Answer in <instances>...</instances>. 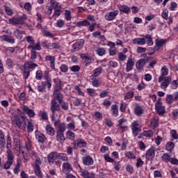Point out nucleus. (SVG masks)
<instances>
[{
    "instance_id": "cd10ccee",
    "label": "nucleus",
    "mask_w": 178,
    "mask_h": 178,
    "mask_svg": "<svg viewBox=\"0 0 178 178\" xmlns=\"http://www.w3.org/2000/svg\"><path fill=\"white\" fill-rule=\"evenodd\" d=\"M58 158V153L51 152L48 155V161L50 163H54Z\"/></svg>"
},
{
    "instance_id": "c9c22d12",
    "label": "nucleus",
    "mask_w": 178,
    "mask_h": 178,
    "mask_svg": "<svg viewBox=\"0 0 178 178\" xmlns=\"http://www.w3.org/2000/svg\"><path fill=\"white\" fill-rule=\"evenodd\" d=\"M46 133L49 136H55V129L51 127V125L46 126Z\"/></svg>"
},
{
    "instance_id": "1a4fd4ad",
    "label": "nucleus",
    "mask_w": 178,
    "mask_h": 178,
    "mask_svg": "<svg viewBox=\"0 0 178 178\" xmlns=\"http://www.w3.org/2000/svg\"><path fill=\"white\" fill-rule=\"evenodd\" d=\"M74 149H77L78 148H84L87 147V143L83 139H78L72 143Z\"/></svg>"
},
{
    "instance_id": "de8ad7c7",
    "label": "nucleus",
    "mask_w": 178,
    "mask_h": 178,
    "mask_svg": "<svg viewBox=\"0 0 178 178\" xmlns=\"http://www.w3.org/2000/svg\"><path fill=\"white\" fill-rule=\"evenodd\" d=\"M6 63L9 69H13V67L15 66V63H13V60L11 58H7Z\"/></svg>"
},
{
    "instance_id": "4be33fe9",
    "label": "nucleus",
    "mask_w": 178,
    "mask_h": 178,
    "mask_svg": "<svg viewBox=\"0 0 178 178\" xmlns=\"http://www.w3.org/2000/svg\"><path fill=\"white\" fill-rule=\"evenodd\" d=\"M73 170V168L72 167V164L70 163H64L63 164V172L64 173H70Z\"/></svg>"
},
{
    "instance_id": "6ab92c4d",
    "label": "nucleus",
    "mask_w": 178,
    "mask_h": 178,
    "mask_svg": "<svg viewBox=\"0 0 178 178\" xmlns=\"http://www.w3.org/2000/svg\"><path fill=\"white\" fill-rule=\"evenodd\" d=\"M46 62H50V67L53 70H55V56H46L45 57Z\"/></svg>"
},
{
    "instance_id": "a211bd4d",
    "label": "nucleus",
    "mask_w": 178,
    "mask_h": 178,
    "mask_svg": "<svg viewBox=\"0 0 178 178\" xmlns=\"http://www.w3.org/2000/svg\"><path fill=\"white\" fill-rule=\"evenodd\" d=\"M9 23L10 24L16 25V24H23V19L19 17H13L8 19Z\"/></svg>"
},
{
    "instance_id": "b1692460",
    "label": "nucleus",
    "mask_w": 178,
    "mask_h": 178,
    "mask_svg": "<svg viewBox=\"0 0 178 178\" xmlns=\"http://www.w3.org/2000/svg\"><path fill=\"white\" fill-rule=\"evenodd\" d=\"M90 80L93 87H99L101 86V79L97 77L90 76Z\"/></svg>"
},
{
    "instance_id": "5701e85b",
    "label": "nucleus",
    "mask_w": 178,
    "mask_h": 178,
    "mask_svg": "<svg viewBox=\"0 0 178 178\" xmlns=\"http://www.w3.org/2000/svg\"><path fill=\"white\" fill-rule=\"evenodd\" d=\"M161 75L159 77V81L162 80V79H163V77H166V76H168V74H169V70L168 69V67H166L165 65L163 66L162 68L161 69Z\"/></svg>"
},
{
    "instance_id": "052dcab7",
    "label": "nucleus",
    "mask_w": 178,
    "mask_h": 178,
    "mask_svg": "<svg viewBox=\"0 0 178 178\" xmlns=\"http://www.w3.org/2000/svg\"><path fill=\"white\" fill-rule=\"evenodd\" d=\"M170 159H171L170 155H169L166 153L163 154L162 157H161L162 161H164V162H166V163L170 162Z\"/></svg>"
},
{
    "instance_id": "6e6d98bb",
    "label": "nucleus",
    "mask_w": 178,
    "mask_h": 178,
    "mask_svg": "<svg viewBox=\"0 0 178 178\" xmlns=\"http://www.w3.org/2000/svg\"><path fill=\"white\" fill-rule=\"evenodd\" d=\"M26 39L29 45H34L35 44V40L31 35L26 36Z\"/></svg>"
},
{
    "instance_id": "774afa93",
    "label": "nucleus",
    "mask_w": 178,
    "mask_h": 178,
    "mask_svg": "<svg viewBox=\"0 0 178 178\" xmlns=\"http://www.w3.org/2000/svg\"><path fill=\"white\" fill-rule=\"evenodd\" d=\"M171 87L173 90H176L178 87V80H174L171 81Z\"/></svg>"
},
{
    "instance_id": "ddd939ff",
    "label": "nucleus",
    "mask_w": 178,
    "mask_h": 178,
    "mask_svg": "<svg viewBox=\"0 0 178 178\" xmlns=\"http://www.w3.org/2000/svg\"><path fill=\"white\" fill-rule=\"evenodd\" d=\"M22 111L29 116V118H34L35 116V112L33 109H30L29 106L24 105L22 107Z\"/></svg>"
},
{
    "instance_id": "e433bc0d",
    "label": "nucleus",
    "mask_w": 178,
    "mask_h": 178,
    "mask_svg": "<svg viewBox=\"0 0 178 178\" xmlns=\"http://www.w3.org/2000/svg\"><path fill=\"white\" fill-rule=\"evenodd\" d=\"M93 74L90 76L98 77L101 73H102V67H99L92 71Z\"/></svg>"
},
{
    "instance_id": "f257e3e1",
    "label": "nucleus",
    "mask_w": 178,
    "mask_h": 178,
    "mask_svg": "<svg viewBox=\"0 0 178 178\" xmlns=\"http://www.w3.org/2000/svg\"><path fill=\"white\" fill-rule=\"evenodd\" d=\"M12 124L21 130H26L27 124H26V119L22 115H17V114H13L11 116Z\"/></svg>"
},
{
    "instance_id": "e2e57ef3",
    "label": "nucleus",
    "mask_w": 178,
    "mask_h": 178,
    "mask_svg": "<svg viewBox=\"0 0 178 178\" xmlns=\"http://www.w3.org/2000/svg\"><path fill=\"white\" fill-rule=\"evenodd\" d=\"M35 59H37V52L35 51H31V62H35Z\"/></svg>"
},
{
    "instance_id": "0eeeda50",
    "label": "nucleus",
    "mask_w": 178,
    "mask_h": 178,
    "mask_svg": "<svg viewBox=\"0 0 178 178\" xmlns=\"http://www.w3.org/2000/svg\"><path fill=\"white\" fill-rule=\"evenodd\" d=\"M118 15H119V10H113L109 13H107L105 15L104 18L108 22H112V20H115V19H116V17L118 16Z\"/></svg>"
},
{
    "instance_id": "338daca9",
    "label": "nucleus",
    "mask_w": 178,
    "mask_h": 178,
    "mask_svg": "<svg viewBox=\"0 0 178 178\" xmlns=\"http://www.w3.org/2000/svg\"><path fill=\"white\" fill-rule=\"evenodd\" d=\"M60 90H62V85H60V82H58L55 85L54 92H60Z\"/></svg>"
},
{
    "instance_id": "9d476101",
    "label": "nucleus",
    "mask_w": 178,
    "mask_h": 178,
    "mask_svg": "<svg viewBox=\"0 0 178 178\" xmlns=\"http://www.w3.org/2000/svg\"><path fill=\"white\" fill-rule=\"evenodd\" d=\"M84 45V40L81 39L73 44L72 49H71V52H77V51H80L83 46Z\"/></svg>"
},
{
    "instance_id": "09e8293b",
    "label": "nucleus",
    "mask_w": 178,
    "mask_h": 178,
    "mask_svg": "<svg viewBox=\"0 0 178 178\" xmlns=\"http://www.w3.org/2000/svg\"><path fill=\"white\" fill-rule=\"evenodd\" d=\"M131 128L132 130V134L134 136V137H136V136L138 135V133L141 131V129L138 127H131Z\"/></svg>"
},
{
    "instance_id": "f8f14e48",
    "label": "nucleus",
    "mask_w": 178,
    "mask_h": 178,
    "mask_svg": "<svg viewBox=\"0 0 178 178\" xmlns=\"http://www.w3.org/2000/svg\"><path fill=\"white\" fill-rule=\"evenodd\" d=\"M23 67L28 69V70H34L35 67H38V65L35 64L34 61L27 60L25 62Z\"/></svg>"
},
{
    "instance_id": "bf43d9fd",
    "label": "nucleus",
    "mask_w": 178,
    "mask_h": 178,
    "mask_svg": "<svg viewBox=\"0 0 178 178\" xmlns=\"http://www.w3.org/2000/svg\"><path fill=\"white\" fill-rule=\"evenodd\" d=\"M126 158L128 159H136V155L133 154V152H127L125 153Z\"/></svg>"
},
{
    "instance_id": "8fccbe9b",
    "label": "nucleus",
    "mask_w": 178,
    "mask_h": 178,
    "mask_svg": "<svg viewBox=\"0 0 178 178\" xmlns=\"http://www.w3.org/2000/svg\"><path fill=\"white\" fill-rule=\"evenodd\" d=\"M60 48L58 43H49V49H58Z\"/></svg>"
},
{
    "instance_id": "2f4dec72",
    "label": "nucleus",
    "mask_w": 178,
    "mask_h": 178,
    "mask_svg": "<svg viewBox=\"0 0 178 178\" xmlns=\"http://www.w3.org/2000/svg\"><path fill=\"white\" fill-rule=\"evenodd\" d=\"M23 34H26V31H20L19 29H16L14 31V35L15 37H16V38H17V40H22V38H23V36H22Z\"/></svg>"
},
{
    "instance_id": "680f3d73",
    "label": "nucleus",
    "mask_w": 178,
    "mask_h": 178,
    "mask_svg": "<svg viewBox=\"0 0 178 178\" xmlns=\"http://www.w3.org/2000/svg\"><path fill=\"white\" fill-rule=\"evenodd\" d=\"M5 12L8 16H12L13 15V10L10 7L5 6L4 7Z\"/></svg>"
},
{
    "instance_id": "f03ea898",
    "label": "nucleus",
    "mask_w": 178,
    "mask_h": 178,
    "mask_svg": "<svg viewBox=\"0 0 178 178\" xmlns=\"http://www.w3.org/2000/svg\"><path fill=\"white\" fill-rule=\"evenodd\" d=\"M50 111L52 113L51 120H55V112L60 111V106L55 99H52L51 101Z\"/></svg>"
},
{
    "instance_id": "5fc2aeb1",
    "label": "nucleus",
    "mask_w": 178,
    "mask_h": 178,
    "mask_svg": "<svg viewBox=\"0 0 178 178\" xmlns=\"http://www.w3.org/2000/svg\"><path fill=\"white\" fill-rule=\"evenodd\" d=\"M143 135L145 137H149V138H151V137H152V136H154V132L151 130L145 131L143 132Z\"/></svg>"
},
{
    "instance_id": "72a5a7b5",
    "label": "nucleus",
    "mask_w": 178,
    "mask_h": 178,
    "mask_svg": "<svg viewBox=\"0 0 178 178\" xmlns=\"http://www.w3.org/2000/svg\"><path fill=\"white\" fill-rule=\"evenodd\" d=\"M50 3L51 5V8L54 10H60L62 9V6H60L59 5V3H58V1H55V0H51L50 1Z\"/></svg>"
},
{
    "instance_id": "c03bdc74",
    "label": "nucleus",
    "mask_w": 178,
    "mask_h": 178,
    "mask_svg": "<svg viewBox=\"0 0 178 178\" xmlns=\"http://www.w3.org/2000/svg\"><path fill=\"white\" fill-rule=\"evenodd\" d=\"M158 126H159L158 120H156V118L153 119L151 121L150 127H152V129H156V127H158Z\"/></svg>"
},
{
    "instance_id": "79ce46f5",
    "label": "nucleus",
    "mask_w": 178,
    "mask_h": 178,
    "mask_svg": "<svg viewBox=\"0 0 178 178\" xmlns=\"http://www.w3.org/2000/svg\"><path fill=\"white\" fill-rule=\"evenodd\" d=\"M120 12H123L124 13H127V14L130 13V11H131L130 8H129V6H124V5L121 6L120 7Z\"/></svg>"
},
{
    "instance_id": "423d86ee",
    "label": "nucleus",
    "mask_w": 178,
    "mask_h": 178,
    "mask_svg": "<svg viewBox=\"0 0 178 178\" xmlns=\"http://www.w3.org/2000/svg\"><path fill=\"white\" fill-rule=\"evenodd\" d=\"M155 109L158 115H163L165 113V106H162V99L159 98L155 104Z\"/></svg>"
},
{
    "instance_id": "412c9836",
    "label": "nucleus",
    "mask_w": 178,
    "mask_h": 178,
    "mask_svg": "<svg viewBox=\"0 0 178 178\" xmlns=\"http://www.w3.org/2000/svg\"><path fill=\"white\" fill-rule=\"evenodd\" d=\"M40 165L41 163H35V167H34V173L36 176H38V178H42V172H41V168H40Z\"/></svg>"
},
{
    "instance_id": "7ed1b4c3",
    "label": "nucleus",
    "mask_w": 178,
    "mask_h": 178,
    "mask_svg": "<svg viewBox=\"0 0 178 178\" xmlns=\"http://www.w3.org/2000/svg\"><path fill=\"white\" fill-rule=\"evenodd\" d=\"M51 121L54 122V127H56V129H58L56 132L65 133V131H66V124L65 123L60 122V120H56L55 118L54 120Z\"/></svg>"
},
{
    "instance_id": "c85d7f7f",
    "label": "nucleus",
    "mask_w": 178,
    "mask_h": 178,
    "mask_svg": "<svg viewBox=\"0 0 178 178\" xmlns=\"http://www.w3.org/2000/svg\"><path fill=\"white\" fill-rule=\"evenodd\" d=\"M20 166H22V160L17 159V163L13 168L14 175H17L20 172Z\"/></svg>"
},
{
    "instance_id": "37998d69",
    "label": "nucleus",
    "mask_w": 178,
    "mask_h": 178,
    "mask_svg": "<svg viewBox=\"0 0 178 178\" xmlns=\"http://www.w3.org/2000/svg\"><path fill=\"white\" fill-rule=\"evenodd\" d=\"M46 86L47 82H42L41 84L38 86V90L39 92H44V91H45Z\"/></svg>"
},
{
    "instance_id": "9b49d317",
    "label": "nucleus",
    "mask_w": 178,
    "mask_h": 178,
    "mask_svg": "<svg viewBox=\"0 0 178 178\" xmlns=\"http://www.w3.org/2000/svg\"><path fill=\"white\" fill-rule=\"evenodd\" d=\"M15 162V156L13 154H7V161L3 165V169H10L11 165Z\"/></svg>"
},
{
    "instance_id": "20e7f679",
    "label": "nucleus",
    "mask_w": 178,
    "mask_h": 178,
    "mask_svg": "<svg viewBox=\"0 0 178 178\" xmlns=\"http://www.w3.org/2000/svg\"><path fill=\"white\" fill-rule=\"evenodd\" d=\"M159 83H161L160 87L163 90H166L168 87H169V85L170 84L172 81V76H166V77H163L161 81H159V78L158 79Z\"/></svg>"
},
{
    "instance_id": "13d9d810",
    "label": "nucleus",
    "mask_w": 178,
    "mask_h": 178,
    "mask_svg": "<svg viewBox=\"0 0 178 178\" xmlns=\"http://www.w3.org/2000/svg\"><path fill=\"white\" fill-rule=\"evenodd\" d=\"M135 113L138 115H143V108L141 106L136 105V107L134 109Z\"/></svg>"
},
{
    "instance_id": "a19ab883",
    "label": "nucleus",
    "mask_w": 178,
    "mask_h": 178,
    "mask_svg": "<svg viewBox=\"0 0 178 178\" xmlns=\"http://www.w3.org/2000/svg\"><path fill=\"white\" fill-rule=\"evenodd\" d=\"M166 39H156V47H163L164 44H166Z\"/></svg>"
},
{
    "instance_id": "f704fd0d",
    "label": "nucleus",
    "mask_w": 178,
    "mask_h": 178,
    "mask_svg": "<svg viewBox=\"0 0 178 178\" xmlns=\"http://www.w3.org/2000/svg\"><path fill=\"white\" fill-rule=\"evenodd\" d=\"M96 52L99 56H104L106 53V50L104 47H99L98 46L96 47Z\"/></svg>"
},
{
    "instance_id": "39448f33",
    "label": "nucleus",
    "mask_w": 178,
    "mask_h": 178,
    "mask_svg": "<svg viewBox=\"0 0 178 178\" xmlns=\"http://www.w3.org/2000/svg\"><path fill=\"white\" fill-rule=\"evenodd\" d=\"M143 56L144 58L140 59L136 62V66L138 70H141L145 66V63H147L149 58L147 56V54H143Z\"/></svg>"
},
{
    "instance_id": "4468645a",
    "label": "nucleus",
    "mask_w": 178,
    "mask_h": 178,
    "mask_svg": "<svg viewBox=\"0 0 178 178\" xmlns=\"http://www.w3.org/2000/svg\"><path fill=\"white\" fill-rule=\"evenodd\" d=\"M7 145H6V154L7 155H13V152H12V138H10V135L7 136Z\"/></svg>"
},
{
    "instance_id": "aec40b11",
    "label": "nucleus",
    "mask_w": 178,
    "mask_h": 178,
    "mask_svg": "<svg viewBox=\"0 0 178 178\" xmlns=\"http://www.w3.org/2000/svg\"><path fill=\"white\" fill-rule=\"evenodd\" d=\"M155 156V149L154 147L149 148L146 152V159L150 161Z\"/></svg>"
},
{
    "instance_id": "ea45409f",
    "label": "nucleus",
    "mask_w": 178,
    "mask_h": 178,
    "mask_svg": "<svg viewBox=\"0 0 178 178\" xmlns=\"http://www.w3.org/2000/svg\"><path fill=\"white\" fill-rule=\"evenodd\" d=\"M144 38H145V41L147 43V45L149 47H151V45H154V42L152 41V37L151 35H146Z\"/></svg>"
},
{
    "instance_id": "49530a36",
    "label": "nucleus",
    "mask_w": 178,
    "mask_h": 178,
    "mask_svg": "<svg viewBox=\"0 0 178 178\" xmlns=\"http://www.w3.org/2000/svg\"><path fill=\"white\" fill-rule=\"evenodd\" d=\"M39 116L42 120H48V113L45 111H40L39 113Z\"/></svg>"
},
{
    "instance_id": "a878e982",
    "label": "nucleus",
    "mask_w": 178,
    "mask_h": 178,
    "mask_svg": "<svg viewBox=\"0 0 178 178\" xmlns=\"http://www.w3.org/2000/svg\"><path fill=\"white\" fill-rule=\"evenodd\" d=\"M80 173H81V176L82 177H84V178H94V175H92V174H90L88 172V171H87L86 170H83L81 169V167H80Z\"/></svg>"
},
{
    "instance_id": "a18cd8bd",
    "label": "nucleus",
    "mask_w": 178,
    "mask_h": 178,
    "mask_svg": "<svg viewBox=\"0 0 178 178\" xmlns=\"http://www.w3.org/2000/svg\"><path fill=\"white\" fill-rule=\"evenodd\" d=\"M60 70L62 73H67V72H69V66L66 64H62L60 66Z\"/></svg>"
},
{
    "instance_id": "bb28decb",
    "label": "nucleus",
    "mask_w": 178,
    "mask_h": 178,
    "mask_svg": "<svg viewBox=\"0 0 178 178\" xmlns=\"http://www.w3.org/2000/svg\"><path fill=\"white\" fill-rule=\"evenodd\" d=\"M6 140H5V134L2 130H0V148H5Z\"/></svg>"
},
{
    "instance_id": "2eb2a0df",
    "label": "nucleus",
    "mask_w": 178,
    "mask_h": 178,
    "mask_svg": "<svg viewBox=\"0 0 178 178\" xmlns=\"http://www.w3.org/2000/svg\"><path fill=\"white\" fill-rule=\"evenodd\" d=\"M82 162L83 165L86 166H91V165H94V160L92 159V157L88 155H86L82 158Z\"/></svg>"
},
{
    "instance_id": "dca6fc26",
    "label": "nucleus",
    "mask_w": 178,
    "mask_h": 178,
    "mask_svg": "<svg viewBox=\"0 0 178 178\" xmlns=\"http://www.w3.org/2000/svg\"><path fill=\"white\" fill-rule=\"evenodd\" d=\"M127 67L126 71L130 72V70H133V67H134V61H133V56H129L127 61Z\"/></svg>"
},
{
    "instance_id": "58836bf2",
    "label": "nucleus",
    "mask_w": 178,
    "mask_h": 178,
    "mask_svg": "<svg viewBox=\"0 0 178 178\" xmlns=\"http://www.w3.org/2000/svg\"><path fill=\"white\" fill-rule=\"evenodd\" d=\"M111 110L113 111V116L116 117L118 116V115H119V108L118 107V105L116 104L112 105Z\"/></svg>"
},
{
    "instance_id": "603ef678",
    "label": "nucleus",
    "mask_w": 178,
    "mask_h": 178,
    "mask_svg": "<svg viewBox=\"0 0 178 178\" xmlns=\"http://www.w3.org/2000/svg\"><path fill=\"white\" fill-rule=\"evenodd\" d=\"M23 76L25 80H27V79H29V76H30V70L27 68H24V67L23 70Z\"/></svg>"
},
{
    "instance_id": "3c124183",
    "label": "nucleus",
    "mask_w": 178,
    "mask_h": 178,
    "mask_svg": "<svg viewBox=\"0 0 178 178\" xmlns=\"http://www.w3.org/2000/svg\"><path fill=\"white\" fill-rule=\"evenodd\" d=\"M175 148V143L173 142H168L165 145L167 151H172Z\"/></svg>"
},
{
    "instance_id": "393cba45",
    "label": "nucleus",
    "mask_w": 178,
    "mask_h": 178,
    "mask_svg": "<svg viewBox=\"0 0 178 178\" xmlns=\"http://www.w3.org/2000/svg\"><path fill=\"white\" fill-rule=\"evenodd\" d=\"M133 44H135L136 45H145L146 40L145 38H134L133 40Z\"/></svg>"
},
{
    "instance_id": "473e14b6",
    "label": "nucleus",
    "mask_w": 178,
    "mask_h": 178,
    "mask_svg": "<svg viewBox=\"0 0 178 178\" xmlns=\"http://www.w3.org/2000/svg\"><path fill=\"white\" fill-rule=\"evenodd\" d=\"M2 38L6 42H9L10 44H15V38L10 35H2Z\"/></svg>"
},
{
    "instance_id": "4c0bfd02",
    "label": "nucleus",
    "mask_w": 178,
    "mask_h": 178,
    "mask_svg": "<svg viewBox=\"0 0 178 178\" xmlns=\"http://www.w3.org/2000/svg\"><path fill=\"white\" fill-rule=\"evenodd\" d=\"M133 97H134V91L130 90L124 95V99L125 100L131 99Z\"/></svg>"
},
{
    "instance_id": "f3484780",
    "label": "nucleus",
    "mask_w": 178,
    "mask_h": 178,
    "mask_svg": "<svg viewBox=\"0 0 178 178\" xmlns=\"http://www.w3.org/2000/svg\"><path fill=\"white\" fill-rule=\"evenodd\" d=\"M35 138L38 140V143H44L47 141V138L44 134L41 133L40 131H36L35 133Z\"/></svg>"
},
{
    "instance_id": "864d4df0",
    "label": "nucleus",
    "mask_w": 178,
    "mask_h": 178,
    "mask_svg": "<svg viewBox=\"0 0 178 178\" xmlns=\"http://www.w3.org/2000/svg\"><path fill=\"white\" fill-rule=\"evenodd\" d=\"M127 59V56L122 52L118 53V60L121 62H124Z\"/></svg>"
},
{
    "instance_id": "0e129e2a",
    "label": "nucleus",
    "mask_w": 178,
    "mask_h": 178,
    "mask_svg": "<svg viewBox=\"0 0 178 178\" xmlns=\"http://www.w3.org/2000/svg\"><path fill=\"white\" fill-rule=\"evenodd\" d=\"M42 70H38L35 73V79L36 80H41L42 79Z\"/></svg>"
},
{
    "instance_id": "c756f323",
    "label": "nucleus",
    "mask_w": 178,
    "mask_h": 178,
    "mask_svg": "<svg viewBox=\"0 0 178 178\" xmlns=\"http://www.w3.org/2000/svg\"><path fill=\"white\" fill-rule=\"evenodd\" d=\"M56 140L60 144H63L65 143V135H63V132H56Z\"/></svg>"
},
{
    "instance_id": "4d7b16f0",
    "label": "nucleus",
    "mask_w": 178,
    "mask_h": 178,
    "mask_svg": "<svg viewBox=\"0 0 178 178\" xmlns=\"http://www.w3.org/2000/svg\"><path fill=\"white\" fill-rule=\"evenodd\" d=\"M67 138L70 140H74V138L76 136L74 135V133H73L72 131H67L66 132Z\"/></svg>"
},
{
    "instance_id": "69168bd1",
    "label": "nucleus",
    "mask_w": 178,
    "mask_h": 178,
    "mask_svg": "<svg viewBox=\"0 0 178 178\" xmlns=\"http://www.w3.org/2000/svg\"><path fill=\"white\" fill-rule=\"evenodd\" d=\"M58 156L59 158V159H61L62 161H68V158H67V155L66 154H63V153H60L58 154Z\"/></svg>"
},
{
    "instance_id": "6e6552de",
    "label": "nucleus",
    "mask_w": 178,
    "mask_h": 178,
    "mask_svg": "<svg viewBox=\"0 0 178 178\" xmlns=\"http://www.w3.org/2000/svg\"><path fill=\"white\" fill-rule=\"evenodd\" d=\"M178 101V92H174L173 95H167L165 98L166 104L172 105V103Z\"/></svg>"
},
{
    "instance_id": "7c9ffc66",
    "label": "nucleus",
    "mask_w": 178,
    "mask_h": 178,
    "mask_svg": "<svg viewBox=\"0 0 178 178\" xmlns=\"http://www.w3.org/2000/svg\"><path fill=\"white\" fill-rule=\"evenodd\" d=\"M53 99H57V101H58V102H61L63 99V95H62L60 93V92H53Z\"/></svg>"
}]
</instances>
